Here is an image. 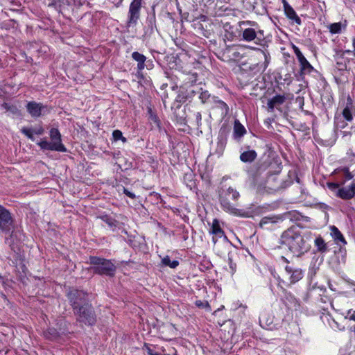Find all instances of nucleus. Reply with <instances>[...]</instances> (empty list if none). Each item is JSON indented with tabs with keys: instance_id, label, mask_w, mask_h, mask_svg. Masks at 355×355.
Here are the masks:
<instances>
[{
	"instance_id": "1",
	"label": "nucleus",
	"mask_w": 355,
	"mask_h": 355,
	"mask_svg": "<svg viewBox=\"0 0 355 355\" xmlns=\"http://www.w3.org/2000/svg\"><path fill=\"white\" fill-rule=\"evenodd\" d=\"M279 243L296 257L304 254L311 248L308 237L302 234L300 230L295 226L289 227L282 234Z\"/></svg>"
},
{
	"instance_id": "2",
	"label": "nucleus",
	"mask_w": 355,
	"mask_h": 355,
	"mask_svg": "<svg viewBox=\"0 0 355 355\" xmlns=\"http://www.w3.org/2000/svg\"><path fill=\"white\" fill-rule=\"evenodd\" d=\"M239 198V191L232 187L226 189H222L219 193V201L222 209L235 215L239 214V209L236 207Z\"/></svg>"
},
{
	"instance_id": "3",
	"label": "nucleus",
	"mask_w": 355,
	"mask_h": 355,
	"mask_svg": "<svg viewBox=\"0 0 355 355\" xmlns=\"http://www.w3.org/2000/svg\"><path fill=\"white\" fill-rule=\"evenodd\" d=\"M89 264L92 265L91 270L96 274L113 277L116 272L115 265L109 259L96 256H90Z\"/></svg>"
},
{
	"instance_id": "4",
	"label": "nucleus",
	"mask_w": 355,
	"mask_h": 355,
	"mask_svg": "<svg viewBox=\"0 0 355 355\" xmlns=\"http://www.w3.org/2000/svg\"><path fill=\"white\" fill-rule=\"evenodd\" d=\"M51 141L46 139H41L37 144L42 150L51 151H58L65 153L67 151L66 147L62 143V137L60 131L57 128H51L49 132Z\"/></svg>"
},
{
	"instance_id": "5",
	"label": "nucleus",
	"mask_w": 355,
	"mask_h": 355,
	"mask_svg": "<svg viewBox=\"0 0 355 355\" xmlns=\"http://www.w3.org/2000/svg\"><path fill=\"white\" fill-rule=\"evenodd\" d=\"M77 321L85 325L92 326L96 322V315L92 304H84L73 310Z\"/></svg>"
},
{
	"instance_id": "6",
	"label": "nucleus",
	"mask_w": 355,
	"mask_h": 355,
	"mask_svg": "<svg viewBox=\"0 0 355 355\" xmlns=\"http://www.w3.org/2000/svg\"><path fill=\"white\" fill-rule=\"evenodd\" d=\"M142 0H133L129 6L128 13V21L126 26L128 28L133 27L137 25L140 18V12L141 8Z\"/></svg>"
},
{
	"instance_id": "7",
	"label": "nucleus",
	"mask_w": 355,
	"mask_h": 355,
	"mask_svg": "<svg viewBox=\"0 0 355 355\" xmlns=\"http://www.w3.org/2000/svg\"><path fill=\"white\" fill-rule=\"evenodd\" d=\"M67 297L73 310L77 309L84 304H87V293L81 290H70L67 293Z\"/></svg>"
},
{
	"instance_id": "8",
	"label": "nucleus",
	"mask_w": 355,
	"mask_h": 355,
	"mask_svg": "<svg viewBox=\"0 0 355 355\" xmlns=\"http://www.w3.org/2000/svg\"><path fill=\"white\" fill-rule=\"evenodd\" d=\"M14 227V219L10 212L0 205V231L8 234Z\"/></svg>"
},
{
	"instance_id": "9",
	"label": "nucleus",
	"mask_w": 355,
	"mask_h": 355,
	"mask_svg": "<svg viewBox=\"0 0 355 355\" xmlns=\"http://www.w3.org/2000/svg\"><path fill=\"white\" fill-rule=\"evenodd\" d=\"M242 40L245 42H254L256 44H259L263 40L264 31L261 29L254 28H247L242 31Z\"/></svg>"
},
{
	"instance_id": "10",
	"label": "nucleus",
	"mask_w": 355,
	"mask_h": 355,
	"mask_svg": "<svg viewBox=\"0 0 355 355\" xmlns=\"http://www.w3.org/2000/svg\"><path fill=\"white\" fill-rule=\"evenodd\" d=\"M293 98V95L287 94H277L274 96L272 98H270L267 103V110L268 112H272L274 111L275 108H277L280 110L278 107L279 105H282L287 99H291Z\"/></svg>"
},
{
	"instance_id": "11",
	"label": "nucleus",
	"mask_w": 355,
	"mask_h": 355,
	"mask_svg": "<svg viewBox=\"0 0 355 355\" xmlns=\"http://www.w3.org/2000/svg\"><path fill=\"white\" fill-rule=\"evenodd\" d=\"M282 220V216L278 215L265 216L261 219L259 225L262 229L270 230L275 224Z\"/></svg>"
},
{
	"instance_id": "12",
	"label": "nucleus",
	"mask_w": 355,
	"mask_h": 355,
	"mask_svg": "<svg viewBox=\"0 0 355 355\" xmlns=\"http://www.w3.org/2000/svg\"><path fill=\"white\" fill-rule=\"evenodd\" d=\"M336 196L349 200L355 196V183H352L348 187H342L337 191Z\"/></svg>"
},
{
	"instance_id": "13",
	"label": "nucleus",
	"mask_w": 355,
	"mask_h": 355,
	"mask_svg": "<svg viewBox=\"0 0 355 355\" xmlns=\"http://www.w3.org/2000/svg\"><path fill=\"white\" fill-rule=\"evenodd\" d=\"M285 270L286 273L289 275V279L291 284L296 283L297 282L300 280L304 276L302 270L300 268H293L291 266H286L285 268Z\"/></svg>"
},
{
	"instance_id": "14",
	"label": "nucleus",
	"mask_w": 355,
	"mask_h": 355,
	"mask_svg": "<svg viewBox=\"0 0 355 355\" xmlns=\"http://www.w3.org/2000/svg\"><path fill=\"white\" fill-rule=\"evenodd\" d=\"M283 6L284 12L286 17L293 21H294L297 25H301L302 21L300 17L296 14L294 9L288 4L286 0H283Z\"/></svg>"
},
{
	"instance_id": "15",
	"label": "nucleus",
	"mask_w": 355,
	"mask_h": 355,
	"mask_svg": "<svg viewBox=\"0 0 355 355\" xmlns=\"http://www.w3.org/2000/svg\"><path fill=\"white\" fill-rule=\"evenodd\" d=\"M27 111L33 117H39L42 115V110L45 108L41 103L35 101L28 102L26 105Z\"/></svg>"
},
{
	"instance_id": "16",
	"label": "nucleus",
	"mask_w": 355,
	"mask_h": 355,
	"mask_svg": "<svg viewBox=\"0 0 355 355\" xmlns=\"http://www.w3.org/2000/svg\"><path fill=\"white\" fill-rule=\"evenodd\" d=\"M330 230V234L337 245H345L347 244V241H345L343 234L336 226H331Z\"/></svg>"
},
{
	"instance_id": "17",
	"label": "nucleus",
	"mask_w": 355,
	"mask_h": 355,
	"mask_svg": "<svg viewBox=\"0 0 355 355\" xmlns=\"http://www.w3.org/2000/svg\"><path fill=\"white\" fill-rule=\"evenodd\" d=\"M217 141L216 152L218 155H222L227 144V134L225 132H220Z\"/></svg>"
},
{
	"instance_id": "18",
	"label": "nucleus",
	"mask_w": 355,
	"mask_h": 355,
	"mask_svg": "<svg viewBox=\"0 0 355 355\" xmlns=\"http://www.w3.org/2000/svg\"><path fill=\"white\" fill-rule=\"evenodd\" d=\"M211 232L214 235L213 237V242L214 243H216V237L221 238L224 236L225 239L227 238L224 234L223 230L220 226L219 221L217 219H214L213 220Z\"/></svg>"
},
{
	"instance_id": "19",
	"label": "nucleus",
	"mask_w": 355,
	"mask_h": 355,
	"mask_svg": "<svg viewBox=\"0 0 355 355\" xmlns=\"http://www.w3.org/2000/svg\"><path fill=\"white\" fill-rule=\"evenodd\" d=\"M257 154L255 150H250L244 151L240 155V159L245 163H252L257 158Z\"/></svg>"
},
{
	"instance_id": "20",
	"label": "nucleus",
	"mask_w": 355,
	"mask_h": 355,
	"mask_svg": "<svg viewBox=\"0 0 355 355\" xmlns=\"http://www.w3.org/2000/svg\"><path fill=\"white\" fill-rule=\"evenodd\" d=\"M248 3L251 5L252 10L258 14H263L266 12V8L263 6V0H249Z\"/></svg>"
},
{
	"instance_id": "21",
	"label": "nucleus",
	"mask_w": 355,
	"mask_h": 355,
	"mask_svg": "<svg viewBox=\"0 0 355 355\" xmlns=\"http://www.w3.org/2000/svg\"><path fill=\"white\" fill-rule=\"evenodd\" d=\"M132 58L137 62V69L139 70H143L145 67L146 57L137 51H135L132 53Z\"/></svg>"
},
{
	"instance_id": "22",
	"label": "nucleus",
	"mask_w": 355,
	"mask_h": 355,
	"mask_svg": "<svg viewBox=\"0 0 355 355\" xmlns=\"http://www.w3.org/2000/svg\"><path fill=\"white\" fill-rule=\"evenodd\" d=\"M246 133V130L244 126L239 122V120H235L234 124V137L235 139L241 138Z\"/></svg>"
},
{
	"instance_id": "23",
	"label": "nucleus",
	"mask_w": 355,
	"mask_h": 355,
	"mask_svg": "<svg viewBox=\"0 0 355 355\" xmlns=\"http://www.w3.org/2000/svg\"><path fill=\"white\" fill-rule=\"evenodd\" d=\"M314 243L315 246L317 248L318 252L320 253H325L329 250L327 244L320 236L315 239Z\"/></svg>"
},
{
	"instance_id": "24",
	"label": "nucleus",
	"mask_w": 355,
	"mask_h": 355,
	"mask_svg": "<svg viewBox=\"0 0 355 355\" xmlns=\"http://www.w3.org/2000/svg\"><path fill=\"white\" fill-rule=\"evenodd\" d=\"M345 28L346 24H342L341 22L333 23L328 26L329 31L331 34H340L343 29L345 30Z\"/></svg>"
},
{
	"instance_id": "25",
	"label": "nucleus",
	"mask_w": 355,
	"mask_h": 355,
	"mask_svg": "<svg viewBox=\"0 0 355 355\" xmlns=\"http://www.w3.org/2000/svg\"><path fill=\"white\" fill-rule=\"evenodd\" d=\"M197 81V73H189L186 76V78L184 79V85L185 86L193 85Z\"/></svg>"
},
{
	"instance_id": "26",
	"label": "nucleus",
	"mask_w": 355,
	"mask_h": 355,
	"mask_svg": "<svg viewBox=\"0 0 355 355\" xmlns=\"http://www.w3.org/2000/svg\"><path fill=\"white\" fill-rule=\"evenodd\" d=\"M162 263L164 266H168L171 268H175L179 265V261L177 260L171 261L168 256L164 257L162 259Z\"/></svg>"
},
{
	"instance_id": "27",
	"label": "nucleus",
	"mask_w": 355,
	"mask_h": 355,
	"mask_svg": "<svg viewBox=\"0 0 355 355\" xmlns=\"http://www.w3.org/2000/svg\"><path fill=\"white\" fill-rule=\"evenodd\" d=\"M211 97L212 96L208 91L202 90V88H200L199 98L202 103H209V102H211Z\"/></svg>"
},
{
	"instance_id": "28",
	"label": "nucleus",
	"mask_w": 355,
	"mask_h": 355,
	"mask_svg": "<svg viewBox=\"0 0 355 355\" xmlns=\"http://www.w3.org/2000/svg\"><path fill=\"white\" fill-rule=\"evenodd\" d=\"M45 338L49 340H55L58 337V332L55 328H49L44 333Z\"/></svg>"
},
{
	"instance_id": "29",
	"label": "nucleus",
	"mask_w": 355,
	"mask_h": 355,
	"mask_svg": "<svg viewBox=\"0 0 355 355\" xmlns=\"http://www.w3.org/2000/svg\"><path fill=\"white\" fill-rule=\"evenodd\" d=\"M101 218L113 230L114 228L116 227L119 224V222L117 220L112 218L111 217L107 215L101 216Z\"/></svg>"
},
{
	"instance_id": "30",
	"label": "nucleus",
	"mask_w": 355,
	"mask_h": 355,
	"mask_svg": "<svg viewBox=\"0 0 355 355\" xmlns=\"http://www.w3.org/2000/svg\"><path fill=\"white\" fill-rule=\"evenodd\" d=\"M43 2L48 7H53L55 10L60 11V0H43Z\"/></svg>"
},
{
	"instance_id": "31",
	"label": "nucleus",
	"mask_w": 355,
	"mask_h": 355,
	"mask_svg": "<svg viewBox=\"0 0 355 355\" xmlns=\"http://www.w3.org/2000/svg\"><path fill=\"white\" fill-rule=\"evenodd\" d=\"M300 69L303 73H311L313 71V67L306 60L304 62L300 64Z\"/></svg>"
},
{
	"instance_id": "32",
	"label": "nucleus",
	"mask_w": 355,
	"mask_h": 355,
	"mask_svg": "<svg viewBox=\"0 0 355 355\" xmlns=\"http://www.w3.org/2000/svg\"><path fill=\"white\" fill-rule=\"evenodd\" d=\"M215 107L220 110L221 115L226 116L228 114L229 107L224 101H218V104Z\"/></svg>"
},
{
	"instance_id": "33",
	"label": "nucleus",
	"mask_w": 355,
	"mask_h": 355,
	"mask_svg": "<svg viewBox=\"0 0 355 355\" xmlns=\"http://www.w3.org/2000/svg\"><path fill=\"white\" fill-rule=\"evenodd\" d=\"M334 123L336 128L338 129H343L347 125V123L342 119L340 116H335Z\"/></svg>"
},
{
	"instance_id": "34",
	"label": "nucleus",
	"mask_w": 355,
	"mask_h": 355,
	"mask_svg": "<svg viewBox=\"0 0 355 355\" xmlns=\"http://www.w3.org/2000/svg\"><path fill=\"white\" fill-rule=\"evenodd\" d=\"M112 137L114 141L121 140L123 143L127 141V139L123 137L121 131L115 130L112 132Z\"/></svg>"
},
{
	"instance_id": "35",
	"label": "nucleus",
	"mask_w": 355,
	"mask_h": 355,
	"mask_svg": "<svg viewBox=\"0 0 355 355\" xmlns=\"http://www.w3.org/2000/svg\"><path fill=\"white\" fill-rule=\"evenodd\" d=\"M21 132L26 135L28 139L32 141H35L34 133L32 128H22L21 130Z\"/></svg>"
},
{
	"instance_id": "36",
	"label": "nucleus",
	"mask_w": 355,
	"mask_h": 355,
	"mask_svg": "<svg viewBox=\"0 0 355 355\" xmlns=\"http://www.w3.org/2000/svg\"><path fill=\"white\" fill-rule=\"evenodd\" d=\"M343 116L347 121H352L353 116L349 107L347 106L346 107L344 108L343 111Z\"/></svg>"
},
{
	"instance_id": "37",
	"label": "nucleus",
	"mask_w": 355,
	"mask_h": 355,
	"mask_svg": "<svg viewBox=\"0 0 355 355\" xmlns=\"http://www.w3.org/2000/svg\"><path fill=\"white\" fill-rule=\"evenodd\" d=\"M196 306L202 309H209L210 306L207 301L196 300L195 302Z\"/></svg>"
},
{
	"instance_id": "38",
	"label": "nucleus",
	"mask_w": 355,
	"mask_h": 355,
	"mask_svg": "<svg viewBox=\"0 0 355 355\" xmlns=\"http://www.w3.org/2000/svg\"><path fill=\"white\" fill-rule=\"evenodd\" d=\"M327 187L330 190L334 191L336 194L337 193V191L340 189L339 184L338 183L329 182L327 183Z\"/></svg>"
},
{
	"instance_id": "39",
	"label": "nucleus",
	"mask_w": 355,
	"mask_h": 355,
	"mask_svg": "<svg viewBox=\"0 0 355 355\" xmlns=\"http://www.w3.org/2000/svg\"><path fill=\"white\" fill-rule=\"evenodd\" d=\"M345 318L355 321V311L349 310L346 313Z\"/></svg>"
},
{
	"instance_id": "40",
	"label": "nucleus",
	"mask_w": 355,
	"mask_h": 355,
	"mask_svg": "<svg viewBox=\"0 0 355 355\" xmlns=\"http://www.w3.org/2000/svg\"><path fill=\"white\" fill-rule=\"evenodd\" d=\"M33 133L37 135H42L44 132V130L42 127H38L35 128H32Z\"/></svg>"
},
{
	"instance_id": "41",
	"label": "nucleus",
	"mask_w": 355,
	"mask_h": 355,
	"mask_svg": "<svg viewBox=\"0 0 355 355\" xmlns=\"http://www.w3.org/2000/svg\"><path fill=\"white\" fill-rule=\"evenodd\" d=\"M195 119L197 123V125L200 126L201 125V121H202V115L200 112H196L194 114Z\"/></svg>"
},
{
	"instance_id": "42",
	"label": "nucleus",
	"mask_w": 355,
	"mask_h": 355,
	"mask_svg": "<svg viewBox=\"0 0 355 355\" xmlns=\"http://www.w3.org/2000/svg\"><path fill=\"white\" fill-rule=\"evenodd\" d=\"M345 173V178L347 180H349L353 178L354 175L349 171V169L347 168H345L343 169Z\"/></svg>"
},
{
	"instance_id": "43",
	"label": "nucleus",
	"mask_w": 355,
	"mask_h": 355,
	"mask_svg": "<svg viewBox=\"0 0 355 355\" xmlns=\"http://www.w3.org/2000/svg\"><path fill=\"white\" fill-rule=\"evenodd\" d=\"M123 193L132 199H135L136 198V196L133 193L130 192L125 187H123Z\"/></svg>"
},
{
	"instance_id": "44",
	"label": "nucleus",
	"mask_w": 355,
	"mask_h": 355,
	"mask_svg": "<svg viewBox=\"0 0 355 355\" xmlns=\"http://www.w3.org/2000/svg\"><path fill=\"white\" fill-rule=\"evenodd\" d=\"M145 347L146 348L147 352L149 355H159V353L154 352L153 349H151L148 345L146 344L145 345Z\"/></svg>"
},
{
	"instance_id": "45",
	"label": "nucleus",
	"mask_w": 355,
	"mask_h": 355,
	"mask_svg": "<svg viewBox=\"0 0 355 355\" xmlns=\"http://www.w3.org/2000/svg\"><path fill=\"white\" fill-rule=\"evenodd\" d=\"M1 106L4 109L8 110H11L12 112H14V110H16V108L15 107H12L6 103H3Z\"/></svg>"
},
{
	"instance_id": "46",
	"label": "nucleus",
	"mask_w": 355,
	"mask_h": 355,
	"mask_svg": "<svg viewBox=\"0 0 355 355\" xmlns=\"http://www.w3.org/2000/svg\"><path fill=\"white\" fill-rule=\"evenodd\" d=\"M293 50L297 58H298L301 55H303L298 47L293 46Z\"/></svg>"
},
{
	"instance_id": "47",
	"label": "nucleus",
	"mask_w": 355,
	"mask_h": 355,
	"mask_svg": "<svg viewBox=\"0 0 355 355\" xmlns=\"http://www.w3.org/2000/svg\"><path fill=\"white\" fill-rule=\"evenodd\" d=\"M336 67L339 69V70H343L346 68V65L345 64H343L342 62H336Z\"/></svg>"
},
{
	"instance_id": "48",
	"label": "nucleus",
	"mask_w": 355,
	"mask_h": 355,
	"mask_svg": "<svg viewBox=\"0 0 355 355\" xmlns=\"http://www.w3.org/2000/svg\"><path fill=\"white\" fill-rule=\"evenodd\" d=\"M218 101H222L220 100L218 97L213 96L211 98L210 103L214 104L216 106L218 104Z\"/></svg>"
},
{
	"instance_id": "49",
	"label": "nucleus",
	"mask_w": 355,
	"mask_h": 355,
	"mask_svg": "<svg viewBox=\"0 0 355 355\" xmlns=\"http://www.w3.org/2000/svg\"><path fill=\"white\" fill-rule=\"evenodd\" d=\"M150 119L155 123L157 125H159V120L157 117L155 115H153V114H150Z\"/></svg>"
},
{
	"instance_id": "50",
	"label": "nucleus",
	"mask_w": 355,
	"mask_h": 355,
	"mask_svg": "<svg viewBox=\"0 0 355 355\" xmlns=\"http://www.w3.org/2000/svg\"><path fill=\"white\" fill-rule=\"evenodd\" d=\"M299 62H300V64H301L302 62H304L306 59V58L304 56V55H301L300 56H299L298 58H297Z\"/></svg>"
},
{
	"instance_id": "51",
	"label": "nucleus",
	"mask_w": 355,
	"mask_h": 355,
	"mask_svg": "<svg viewBox=\"0 0 355 355\" xmlns=\"http://www.w3.org/2000/svg\"><path fill=\"white\" fill-rule=\"evenodd\" d=\"M243 24H249V25H252V26L257 25V24L254 21H244Z\"/></svg>"
},
{
	"instance_id": "52",
	"label": "nucleus",
	"mask_w": 355,
	"mask_h": 355,
	"mask_svg": "<svg viewBox=\"0 0 355 355\" xmlns=\"http://www.w3.org/2000/svg\"><path fill=\"white\" fill-rule=\"evenodd\" d=\"M252 49H254V50L261 51V53H263L264 56H265L266 58L267 57L266 54L263 51H261V49H258V48H254V47H252Z\"/></svg>"
},
{
	"instance_id": "53",
	"label": "nucleus",
	"mask_w": 355,
	"mask_h": 355,
	"mask_svg": "<svg viewBox=\"0 0 355 355\" xmlns=\"http://www.w3.org/2000/svg\"><path fill=\"white\" fill-rule=\"evenodd\" d=\"M239 52L237 51L233 53V55L234 58H238L239 56Z\"/></svg>"
},
{
	"instance_id": "54",
	"label": "nucleus",
	"mask_w": 355,
	"mask_h": 355,
	"mask_svg": "<svg viewBox=\"0 0 355 355\" xmlns=\"http://www.w3.org/2000/svg\"><path fill=\"white\" fill-rule=\"evenodd\" d=\"M352 46L354 48V55H355V37L352 40Z\"/></svg>"
},
{
	"instance_id": "55",
	"label": "nucleus",
	"mask_w": 355,
	"mask_h": 355,
	"mask_svg": "<svg viewBox=\"0 0 355 355\" xmlns=\"http://www.w3.org/2000/svg\"><path fill=\"white\" fill-rule=\"evenodd\" d=\"M68 3V4H70L71 3V1H73L75 2V0H66Z\"/></svg>"
},
{
	"instance_id": "56",
	"label": "nucleus",
	"mask_w": 355,
	"mask_h": 355,
	"mask_svg": "<svg viewBox=\"0 0 355 355\" xmlns=\"http://www.w3.org/2000/svg\"><path fill=\"white\" fill-rule=\"evenodd\" d=\"M191 93H196V92L195 90H191ZM197 93H199V92H197Z\"/></svg>"
},
{
	"instance_id": "57",
	"label": "nucleus",
	"mask_w": 355,
	"mask_h": 355,
	"mask_svg": "<svg viewBox=\"0 0 355 355\" xmlns=\"http://www.w3.org/2000/svg\"><path fill=\"white\" fill-rule=\"evenodd\" d=\"M353 291L355 293V284H353Z\"/></svg>"
},
{
	"instance_id": "58",
	"label": "nucleus",
	"mask_w": 355,
	"mask_h": 355,
	"mask_svg": "<svg viewBox=\"0 0 355 355\" xmlns=\"http://www.w3.org/2000/svg\"><path fill=\"white\" fill-rule=\"evenodd\" d=\"M353 155L355 156V153Z\"/></svg>"
}]
</instances>
